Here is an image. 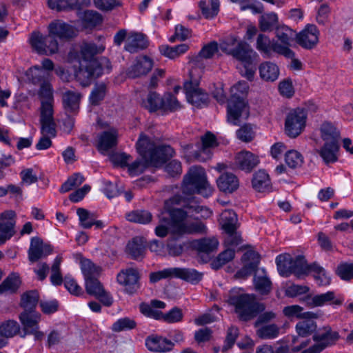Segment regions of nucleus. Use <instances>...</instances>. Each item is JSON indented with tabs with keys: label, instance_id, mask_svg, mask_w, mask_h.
<instances>
[{
	"label": "nucleus",
	"instance_id": "64",
	"mask_svg": "<svg viewBox=\"0 0 353 353\" xmlns=\"http://www.w3.org/2000/svg\"><path fill=\"white\" fill-rule=\"evenodd\" d=\"M337 275L343 280L353 279V263H341L336 269Z\"/></svg>",
	"mask_w": 353,
	"mask_h": 353
},
{
	"label": "nucleus",
	"instance_id": "57",
	"mask_svg": "<svg viewBox=\"0 0 353 353\" xmlns=\"http://www.w3.org/2000/svg\"><path fill=\"white\" fill-rule=\"evenodd\" d=\"M77 214L79 216L80 225L85 229L90 228L93 225L95 215L94 213L84 208H78Z\"/></svg>",
	"mask_w": 353,
	"mask_h": 353
},
{
	"label": "nucleus",
	"instance_id": "10",
	"mask_svg": "<svg viewBox=\"0 0 353 353\" xmlns=\"http://www.w3.org/2000/svg\"><path fill=\"white\" fill-rule=\"evenodd\" d=\"M194 70L190 72V81L184 83L188 101L196 107H203L208 103V96L199 88V79L193 77Z\"/></svg>",
	"mask_w": 353,
	"mask_h": 353
},
{
	"label": "nucleus",
	"instance_id": "53",
	"mask_svg": "<svg viewBox=\"0 0 353 353\" xmlns=\"http://www.w3.org/2000/svg\"><path fill=\"white\" fill-rule=\"evenodd\" d=\"M142 105L150 112H154L162 107V98L155 92H150L146 99L143 100Z\"/></svg>",
	"mask_w": 353,
	"mask_h": 353
},
{
	"label": "nucleus",
	"instance_id": "9",
	"mask_svg": "<svg viewBox=\"0 0 353 353\" xmlns=\"http://www.w3.org/2000/svg\"><path fill=\"white\" fill-rule=\"evenodd\" d=\"M307 114L302 108L290 111L285 119V131L292 138L298 137L305 127Z\"/></svg>",
	"mask_w": 353,
	"mask_h": 353
},
{
	"label": "nucleus",
	"instance_id": "41",
	"mask_svg": "<svg viewBox=\"0 0 353 353\" xmlns=\"http://www.w3.org/2000/svg\"><path fill=\"white\" fill-rule=\"evenodd\" d=\"M252 183L253 188L258 192L268 190L270 188L269 175L263 170H259L254 174Z\"/></svg>",
	"mask_w": 353,
	"mask_h": 353
},
{
	"label": "nucleus",
	"instance_id": "7",
	"mask_svg": "<svg viewBox=\"0 0 353 353\" xmlns=\"http://www.w3.org/2000/svg\"><path fill=\"white\" fill-rule=\"evenodd\" d=\"M186 199L187 198L183 199L179 195H175L165 202L164 210L162 212L165 213L170 221L173 225L174 228L173 232L174 234H176V230L179 225L185 224L183 221L187 216V212L176 206L180 205L189 208L188 206L191 205V204L187 203Z\"/></svg>",
	"mask_w": 353,
	"mask_h": 353
},
{
	"label": "nucleus",
	"instance_id": "20",
	"mask_svg": "<svg viewBox=\"0 0 353 353\" xmlns=\"http://www.w3.org/2000/svg\"><path fill=\"white\" fill-rule=\"evenodd\" d=\"M317 318V315L312 312H304L303 319L296 325V331L299 336L306 337L316 330L317 325L314 319Z\"/></svg>",
	"mask_w": 353,
	"mask_h": 353
},
{
	"label": "nucleus",
	"instance_id": "35",
	"mask_svg": "<svg viewBox=\"0 0 353 353\" xmlns=\"http://www.w3.org/2000/svg\"><path fill=\"white\" fill-rule=\"evenodd\" d=\"M105 48L103 44L97 46L94 43H83L80 48L79 60H95L94 56L103 52Z\"/></svg>",
	"mask_w": 353,
	"mask_h": 353
},
{
	"label": "nucleus",
	"instance_id": "6",
	"mask_svg": "<svg viewBox=\"0 0 353 353\" xmlns=\"http://www.w3.org/2000/svg\"><path fill=\"white\" fill-rule=\"evenodd\" d=\"M219 48L227 54L245 63H250L252 57L256 54L249 44L234 35H230L222 40L219 43Z\"/></svg>",
	"mask_w": 353,
	"mask_h": 353
},
{
	"label": "nucleus",
	"instance_id": "40",
	"mask_svg": "<svg viewBox=\"0 0 353 353\" xmlns=\"http://www.w3.org/2000/svg\"><path fill=\"white\" fill-rule=\"evenodd\" d=\"M207 232L206 225L201 221H195L178 227L176 234L182 235L184 234H205Z\"/></svg>",
	"mask_w": 353,
	"mask_h": 353
},
{
	"label": "nucleus",
	"instance_id": "18",
	"mask_svg": "<svg viewBox=\"0 0 353 353\" xmlns=\"http://www.w3.org/2000/svg\"><path fill=\"white\" fill-rule=\"evenodd\" d=\"M319 31L313 24L307 25L296 35V42L305 49L313 48L319 41Z\"/></svg>",
	"mask_w": 353,
	"mask_h": 353
},
{
	"label": "nucleus",
	"instance_id": "46",
	"mask_svg": "<svg viewBox=\"0 0 353 353\" xmlns=\"http://www.w3.org/2000/svg\"><path fill=\"white\" fill-rule=\"evenodd\" d=\"M80 94L78 92L67 91L63 95V103L67 112H73L79 109Z\"/></svg>",
	"mask_w": 353,
	"mask_h": 353
},
{
	"label": "nucleus",
	"instance_id": "47",
	"mask_svg": "<svg viewBox=\"0 0 353 353\" xmlns=\"http://www.w3.org/2000/svg\"><path fill=\"white\" fill-rule=\"evenodd\" d=\"M26 76L28 80L31 81L34 84H41L43 81H47L49 77L48 71L43 70L39 65L30 68L26 72Z\"/></svg>",
	"mask_w": 353,
	"mask_h": 353
},
{
	"label": "nucleus",
	"instance_id": "52",
	"mask_svg": "<svg viewBox=\"0 0 353 353\" xmlns=\"http://www.w3.org/2000/svg\"><path fill=\"white\" fill-rule=\"evenodd\" d=\"M20 331L19 324L14 320H8L0 325V335L6 338L13 337Z\"/></svg>",
	"mask_w": 353,
	"mask_h": 353
},
{
	"label": "nucleus",
	"instance_id": "11",
	"mask_svg": "<svg viewBox=\"0 0 353 353\" xmlns=\"http://www.w3.org/2000/svg\"><path fill=\"white\" fill-rule=\"evenodd\" d=\"M30 43L33 49L38 53L52 54L58 51V41L50 35L43 36L39 32H32L30 37Z\"/></svg>",
	"mask_w": 353,
	"mask_h": 353
},
{
	"label": "nucleus",
	"instance_id": "50",
	"mask_svg": "<svg viewBox=\"0 0 353 353\" xmlns=\"http://www.w3.org/2000/svg\"><path fill=\"white\" fill-rule=\"evenodd\" d=\"M189 49L187 44H180L174 47L168 46H162L160 48L161 52L165 57L169 59H175L181 54L185 53Z\"/></svg>",
	"mask_w": 353,
	"mask_h": 353
},
{
	"label": "nucleus",
	"instance_id": "45",
	"mask_svg": "<svg viewBox=\"0 0 353 353\" xmlns=\"http://www.w3.org/2000/svg\"><path fill=\"white\" fill-rule=\"evenodd\" d=\"M278 16L274 12H268L262 14L259 21V26L261 31H271L278 25Z\"/></svg>",
	"mask_w": 353,
	"mask_h": 353
},
{
	"label": "nucleus",
	"instance_id": "16",
	"mask_svg": "<svg viewBox=\"0 0 353 353\" xmlns=\"http://www.w3.org/2000/svg\"><path fill=\"white\" fill-rule=\"evenodd\" d=\"M40 123L41 132L54 134L56 124L53 117V103L41 101Z\"/></svg>",
	"mask_w": 353,
	"mask_h": 353
},
{
	"label": "nucleus",
	"instance_id": "61",
	"mask_svg": "<svg viewBox=\"0 0 353 353\" xmlns=\"http://www.w3.org/2000/svg\"><path fill=\"white\" fill-rule=\"evenodd\" d=\"M285 160L288 165L292 168L300 167L303 163V157L301 154L294 150L286 152Z\"/></svg>",
	"mask_w": 353,
	"mask_h": 353
},
{
	"label": "nucleus",
	"instance_id": "38",
	"mask_svg": "<svg viewBox=\"0 0 353 353\" xmlns=\"http://www.w3.org/2000/svg\"><path fill=\"white\" fill-rule=\"evenodd\" d=\"M254 283L256 291L261 294H267L271 290L272 283L268 278L264 270L256 272Z\"/></svg>",
	"mask_w": 353,
	"mask_h": 353
},
{
	"label": "nucleus",
	"instance_id": "60",
	"mask_svg": "<svg viewBox=\"0 0 353 353\" xmlns=\"http://www.w3.org/2000/svg\"><path fill=\"white\" fill-rule=\"evenodd\" d=\"M276 37L283 43L282 46L289 48L290 43L292 39L294 32L288 26H281L276 29Z\"/></svg>",
	"mask_w": 353,
	"mask_h": 353
},
{
	"label": "nucleus",
	"instance_id": "21",
	"mask_svg": "<svg viewBox=\"0 0 353 353\" xmlns=\"http://www.w3.org/2000/svg\"><path fill=\"white\" fill-rule=\"evenodd\" d=\"M52 252L49 245L43 244L40 239L33 237L31 239L30 246L28 250V258L31 262H35L45 257Z\"/></svg>",
	"mask_w": 353,
	"mask_h": 353
},
{
	"label": "nucleus",
	"instance_id": "25",
	"mask_svg": "<svg viewBox=\"0 0 353 353\" xmlns=\"http://www.w3.org/2000/svg\"><path fill=\"white\" fill-rule=\"evenodd\" d=\"M319 132L323 142L339 143L341 139L340 130L332 122L325 121L321 123Z\"/></svg>",
	"mask_w": 353,
	"mask_h": 353
},
{
	"label": "nucleus",
	"instance_id": "14",
	"mask_svg": "<svg viewBox=\"0 0 353 353\" xmlns=\"http://www.w3.org/2000/svg\"><path fill=\"white\" fill-rule=\"evenodd\" d=\"M201 146L194 152V157L199 161H205L211 159L212 150L219 145L216 136L210 132H207L201 137Z\"/></svg>",
	"mask_w": 353,
	"mask_h": 353
},
{
	"label": "nucleus",
	"instance_id": "33",
	"mask_svg": "<svg viewBox=\"0 0 353 353\" xmlns=\"http://www.w3.org/2000/svg\"><path fill=\"white\" fill-rule=\"evenodd\" d=\"M261 78L265 81H274L279 76V68L271 61H265L259 67Z\"/></svg>",
	"mask_w": 353,
	"mask_h": 353
},
{
	"label": "nucleus",
	"instance_id": "56",
	"mask_svg": "<svg viewBox=\"0 0 353 353\" xmlns=\"http://www.w3.org/2000/svg\"><path fill=\"white\" fill-rule=\"evenodd\" d=\"M311 269V272L314 273V277L319 285H327L330 283V277L323 268L312 264Z\"/></svg>",
	"mask_w": 353,
	"mask_h": 353
},
{
	"label": "nucleus",
	"instance_id": "49",
	"mask_svg": "<svg viewBox=\"0 0 353 353\" xmlns=\"http://www.w3.org/2000/svg\"><path fill=\"white\" fill-rule=\"evenodd\" d=\"M39 298L37 291L32 290L24 293L21 299V306L24 309V312H32L35 308Z\"/></svg>",
	"mask_w": 353,
	"mask_h": 353
},
{
	"label": "nucleus",
	"instance_id": "55",
	"mask_svg": "<svg viewBox=\"0 0 353 353\" xmlns=\"http://www.w3.org/2000/svg\"><path fill=\"white\" fill-rule=\"evenodd\" d=\"M279 328L275 324H270L257 329L256 335L263 339H275L279 336Z\"/></svg>",
	"mask_w": 353,
	"mask_h": 353
},
{
	"label": "nucleus",
	"instance_id": "19",
	"mask_svg": "<svg viewBox=\"0 0 353 353\" xmlns=\"http://www.w3.org/2000/svg\"><path fill=\"white\" fill-rule=\"evenodd\" d=\"M153 61L148 57L137 58L128 68L127 74L130 78H138L146 75L153 68Z\"/></svg>",
	"mask_w": 353,
	"mask_h": 353
},
{
	"label": "nucleus",
	"instance_id": "1",
	"mask_svg": "<svg viewBox=\"0 0 353 353\" xmlns=\"http://www.w3.org/2000/svg\"><path fill=\"white\" fill-rule=\"evenodd\" d=\"M137 149L143 161L137 160L128 164L131 175L141 174L148 165L158 167L174 155L173 149L169 145H157L154 140L141 134L137 143Z\"/></svg>",
	"mask_w": 353,
	"mask_h": 353
},
{
	"label": "nucleus",
	"instance_id": "28",
	"mask_svg": "<svg viewBox=\"0 0 353 353\" xmlns=\"http://www.w3.org/2000/svg\"><path fill=\"white\" fill-rule=\"evenodd\" d=\"M117 131L111 129L102 132L98 137L97 148L101 153H105L117 145Z\"/></svg>",
	"mask_w": 353,
	"mask_h": 353
},
{
	"label": "nucleus",
	"instance_id": "63",
	"mask_svg": "<svg viewBox=\"0 0 353 353\" xmlns=\"http://www.w3.org/2000/svg\"><path fill=\"white\" fill-rule=\"evenodd\" d=\"M136 323L134 320L125 317L118 319L115 321L112 326V330L114 332H121L126 330H131L134 328Z\"/></svg>",
	"mask_w": 353,
	"mask_h": 353
},
{
	"label": "nucleus",
	"instance_id": "32",
	"mask_svg": "<svg viewBox=\"0 0 353 353\" xmlns=\"http://www.w3.org/2000/svg\"><path fill=\"white\" fill-rule=\"evenodd\" d=\"M19 320L26 333L32 330L39 328L41 314L38 312H23L19 315Z\"/></svg>",
	"mask_w": 353,
	"mask_h": 353
},
{
	"label": "nucleus",
	"instance_id": "48",
	"mask_svg": "<svg viewBox=\"0 0 353 353\" xmlns=\"http://www.w3.org/2000/svg\"><path fill=\"white\" fill-rule=\"evenodd\" d=\"M203 15L206 19H212L217 15L219 11V0H210L209 3L201 1L199 3Z\"/></svg>",
	"mask_w": 353,
	"mask_h": 353
},
{
	"label": "nucleus",
	"instance_id": "34",
	"mask_svg": "<svg viewBox=\"0 0 353 353\" xmlns=\"http://www.w3.org/2000/svg\"><path fill=\"white\" fill-rule=\"evenodd\" d=\"M172 276L192 283H198L202 278V274L195 270L181 268H172Z\"/></svg>",
	"mask_w": 353,
	"mask_h": 353
},
{
	"label": "nucleus",
	"instance_id": "54",
	"mask_svg": "<svg viewBox=\"0 0 353 353\" xmlns=\"http://www.w3.org/2000/svg\"><path fill=\"white\" fill-rule=\"evenodd\" d=\"M152 214L146 210H134L126 214V219L130 222L146 224L151 221Z\"/></svg>",
	"mask_w": 353,
	"mask_h": 353
},
{
	"label": "nucleus",
	"instance_id": "37",
	"mask_svg": "<svg viewBox=\"0 0 353 353\" xmlns=\"http://www.w3.org/2000/svg\"><path fill=\"white\" fill-rule=\"evenodd\" d=\"M237 216L233 210L223 211L220 216V224L226 233H231L236 230Z\"/></svg>",
	"mask_w": 353,
	"mask_h": 353
},
{
	"label": "nucleus",
	"instance_id": "26",
	"mask_svg": "<svg viewBox=\"0 0 353 353\" xmlns=\"http://www.w3.org/2000/svg\"><path fill=\"white\" fill-rule=\"evenodd\" d=\"M339 150V143L324 142L323 145L316 152L326 163H334L338 160V152Z\"/></svg>",
	"mask_w": 353,
	"mask_h": 353
},
{
	"label": "nucleus",
	"instance_id": "8",
	"mask_svg": "<svg viewBox=\"0 0 353 353\" xmlns=\"http://www.w3.org/2000/svg\"><path fill=\"white\" fill-rule=\"evenodd\" d=\"M339 339V334L334 331L329 326L319 328L313 335V340L316 344L303 351L301 353H320L327 347L332 346Z\"/></svg>",
	"mask_w": 353,
	"mask_h": 353
},
{
	"label": "nucleus",
	"instance_id": "42",
	"mask_svg": "<svg viewBox=\"0 0 353 353\" xmlns=\"http://www.w3.org/2000/svg\"><path fill=\"white\" fill-rule=\"evenodd\" d=\"M21 285V279L18 274L11 273L0 285V293L16 292Z\"/></svg>",
	"mask_w": 353,
	"mask_h": 353
},
{
	"label": "nucleus",
	"instance_id": "12",
	"mask_svg": "<svg viewBox=\"0 0 353 353\" xmlns=\"http://www.w3.org/2000/svg\"><path fill=\"white\" fill-rule=\"evenodd\" d=\"M118 283L123 288L128 294H134L139 290L140 273L136 268H128L121 270L117 276Z\"/></svg>",
	"mask_w": 353,
	"mask_h": 353
},
{
	"label": "nucleus",
	"instance_id": "58",
	"mask_svg": "<svg viewBox=\"0 0 353 353\" xmlns=\"http://www.w3.org/2000/svg\"><path fill=\"white\" fill-rule=\"evenodd\" d=\"M84 181L83 176L79 173H75L68 179V180L61 186L60 192H67L73 188L81 185Z\"/></svg>",
	"mask_w": 353,
	"mask_h": 353
},
{
	"label": "nucleus",
	"instance_id": "23",
	"mask_svg": "<svg viewBox=\"0 0 353 353\" xmlns=\"http://www.w3.org/2000/svg\"><path fill=\"white\" fill-rule=\"evenodd\" d=\"M242 260L244 262V267L236 273L238 277H245L252 274L257 268L260 257L257 252L249 250L244 253Z\"/></svg>",
	"mask_w": 353,
	"mask_h": 353
},
{
	"label": "nucleus",
	"instance_id": "44",
	"mask_svg": "<svg viewBox=\"0 0 353 353\" xmlns=\"http://www.w3.org/2000/svg\"><path fill=\"white\" fill-rule=\"evenodd\" d=\"M174 226L170 221L169 218L166 216L165 212H161L159 216V222L158 225L155 228V234L159 237H165L169 232L175 234L173 232Z\"/></svg>",
	"mask_w": 353,
	"mask_h": 353
},
{
	"label": "nucleus",
	"instance_id": "4",
	"mask_svg": "<svg viewBox=\"0 0 353 353\" xmlns=\"http://www.w3.org/2000/svg\"><path fill=\"white\" fill-rule=\"evenodd\" d=\"M110 70L111 64L106 57H101L99 60H79L78 69L75 71V77L81 85L87 86L93 79L104 72H109Z\"/></svg>",
	"mask_w": 353,
	"mask_h": 353
},
{
	"label": "nucleus",
	"instance_id": "36",
	"mask_svg": "<svg viewBox=\"0 0 353 353\" xmlns=\"http://www.w3.org/2000/svg\"><path fill=\"white\" fill-rule=\"evenodd\" d=\"M80 266L84 276L85 281L98 277L102 269L88 259L80 257Z\"/></svg>",
	"mask_w": 353,
	"mask_h": 353
},
{
	"label": "nucleus",
	"instance_id": "22",
	"mask_svg": "<svg viewBox=\"0 0 353 353\" xmlns=\"http://www.w3.org/2000/svg\"><path fill=\"white\" fill-rule=\"evenodd\" d=\"M145 345L150 351L165 352L172 350L174 343L166 338L152 335L146 339Z\"/></svg>",
	"mask_w": 353,
	"mask_h": 353
},
{
	"label": "nucleus",
	"instance_id": "39",
	"mask_svg": "<svg viewBox=\"0 0 353 353\" xmlns=\"http://www.w3.org/2000/svg\"><path fill=\"white\" fill-rule=\"evenodd\" d=\"M291 274H294L296 277L301 278L311 272V265L307 264L305 258L302 256L292 257Z\"/></svg>",
	"mask_w": 353,
	"mask_h": 353
},
{
	"label": "nucleus",
	"instance_id": "51",
	"mask_svg": "<svg viewBox=\"0 0 353 353\" xmlns=\"http://www.w3.org/2000/svg\"><path fill=\"white\" fill-rule=\"evenodd\" d=\"M128 253L134 259L142 257L145 252V246L141 239L134 238L127 245Z\"/></svg>",
	"mask_w": 353,
	"mask_h": 353
},
{
	"label": "nucleus",
	"instance_id": "59",
	"mask_svg": "<svg viewBox=\"0 0 353 353\" xmlns=\"http://www.w3.org/2000/svg\"><path fill=\"white\" fill-rule=\"evenodd\" d=\"M61 261L62 257L57 256L51 267L50 281L54 285H59L63 283V278L60 272Z\"/></svg>",
	"mask_w": 353,
	"mask_h": 353
},
{
	"label": "nucleus",
	"instance_id": "3",
	"mask_svg": "<svg viewBox=\"0 0 353 353\" xmlns=\"http://www.w3.org/2000/svg\"><path fill=\"white\" fill-rule=\"evenodd\" d=\"M249 85L245 81H239L230 89L231 97L228 105V120L237 125L240 118L247 119L249 110L244 97L248 92Z\"/></svg>",
	"mask_w": 353,
	"mask_h": 353
},
{
	"label": "nucleus",
	"instance_id": "13",
	"mask_svg": "<svg viewBox=\"0 0 353 353\" xmlns=\"http://www.w3.org/2000/svg\"><path fill=\"white\" fill-rule=\"evenodd\" d=\"M256 48L268 57L270 56L272 52L282 54L287 58H292L294 56V52L289 48L271 41L268 36L262 34L257 37Z\"/></svg>",
	"mask_w": 353,
	"mask_h": 353
},
{
	"label": "nucleus",
	"instance_id": "30",
	"mask_svg": "<svg viewBox=\"0 0 353 353\" xmlns=\"http://www.w3.org/2000/svg\"><path fill=\"white\" fill-rule=\"evenodd\" d=\"M190 245L199 252L208 254L217 250L219 241L215 237L203 238L191 241Z\"/></svg>",
	"mask_w": 353,
	"mask_h": 353
},
{
	"label": "nucleus",
	"instance_id": "43",
	"mask_svg": "<svg viewBox=\"0 0 353 353\" xmlns=\"http://www.w3.org/2000/svg\"><path fill=\"white\" fill-rule=\"evenodd\" d=\"M277 269L283 276H288L291 274L292 256L289 254L279 255L276 259Z\"/></svg>",
	"mask_w": 353,
	"mask_h": 353
},
{
	"label": "nucleus",
	"instance_id": "29",
	"mask_svg": "<svg viewBox=\"0 0 353 353\" xmlns=\"http://www.w3.org/2000/svg\"><path fill=\"white\" fill-rule=\"evenodd\" d=\"M217 185L219 190L224 192L231 193L238 189L239 181L238 178L232 173L222 174L217 179Z\"/></svg>",
	"mask_w": 353,
	"mask_h": 353
},
{
	"label": "nucleus",
	"instance_id": "31",
	"mask_svg": "<svg viewBox=\"0 0 353 353\" xmlns=\"http://www.w3.org/2000/svg\"><path fill=\"white\" fill-rule=\"evenodd\" d=\"M327 303L339 305L342 303V301L336 298L335 293L332 291L315 295L308 300V304L312 307H320Z\"/></svg>",
	"mask_w": 353,
	"mask_h": 353
},
{
	"label": "nucleus",
	"instance_id": "24",
	"mask_svg": "<svg viewBox=\"0 0 353 353\" xmlns=\"http://www.w3.org/2000/svg\"><path fill=\"white\" fill-rule=\"evenodd\" d=\"M259 163V158L248 151H241L235 157L236 166L245 172H250Z\"/></svg>",
	"mask_w": 353,
	"mask_h": 353
},
{
	"label": "nucleus",
	"instance_id": "2",
	"mask_svg": "<svg viewBox=\"0 0 353 353\" xmlns=\"http://www.w3.org/2000/svg\"><path fill=\"white\" fill-rule=\"evenodd\" d=\"M225 299L229 305L233 307L239 319L243 321L253 319L265 310L263 304L255 301L254 296L244 293L241 288L232 289Z\"/></svg>",
	"mask_w": 353,
	"mask_h": 353
},
{
	"label": "nucleus",
	"instance_id": "5",
	"mask_svg": "<svg viewBox=\"0 0 353 353\" xmlns=\"http://www.w3.org/2000/svg\"><path fill=\"white\" fill-rule=\"evenodd\" d=\"M213 188L206 179L205 170L199 166L192 167L183 179V193L189 196L194 193L210 196Z\"/></svg>",
	"mask_w": 353,
	"mask_h": 353
},
{
	"label": "nucleus",
	"instance_id": "17",
	"mask_svg": "<svg viewBox=\"0 0 353 353\" xmlns=\"http://www.w3.org/2000/svg\"><path fill=\"white\" fill-rule=\"evenodd\" d=\"M48 32L51 37L56 39L64 41L73 37L75 35L74 28L62 20H54L48 27Z\"/></svg>",
	"mask_w": 353,
	"mask_h": 353
},
{
	"label": "nucleus",
	"instance_id": "27",
	"mask_svg": "<svg viewBox=\"0 0 353 353\" xmlns=\"http://www.w3.org/2000/svg\"><path fill=\"white\" fill-rule=\"evenodd\" d=\"M148 46V40L144 34L139 32H130L125 40V50L134 53Z\"/></svg>",
	"mask_w": 353,
	"mask_h": 353
},
{
	"label": "nucleus",
	"instance_id": "62",
	"mask_svg": "<svg viewBox=\"0 0 353 353\" xmlns=\"http://www.w3.org/2000/svg\"><path fill=\"white\" fill-rule=\"evenodd\" d=\"M39 85L40 88L38 91V94L41 101L43 100L45 102L54 103L53 89L48 81H43Z\"/></svg>",
	"mask_w": 353,
	"mask_h": 353
},
{
	"label": "nucleus",
	"instance_id": "15",
	"mask_svg": "<svg viewBox=\"0 0 353 353\" xmlns=\"http://www.w3.org/2000/svg\"><path fill=\"white\" fill-rule=\"evenodd\" d=\"M16 213L7 210L0 214V245L3 244L15 233Z\"/></svg>",
	"mask_w": 353,
	"mask_h": 353
}]
</instances>
